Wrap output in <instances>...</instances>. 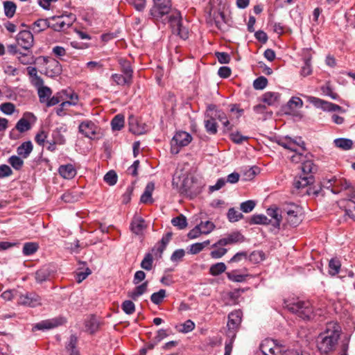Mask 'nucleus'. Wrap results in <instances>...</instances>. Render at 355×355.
<instances>
[{"label": "nucleus", "instance_id": "nucleus-27", "mask_svg": "<svg viewBox=\"0 0 355 355\" xmlns=\"http://www.w3.org/2000/svg\"><path fill=\"white\" fill-rule=\"evenodd\" d=\"M266 213L268 216L274 219V221L271 223L272 226L279 227L282 219L279 209L276 207H271L267 209Z\"/></svg>", "mask_w": 355, "mask_h": 355}, {"label": "nucleus", "instance_id": "nucleus-5", "mask_svg": "<svg viewBox=\"0 0 355 355\" xmlns=\"http://www.w3.org/2000/svg\"><path fill=\"white\" fill-rule=\"evenodd\" d=\"M167 18L173 33L180 36L181 39L187 40L189 37V31L182 25L180 12L175 10Z\"/></svg>", "mask_w": 355, "mask_h": 355}, {"label": "nucleus", "instance_id": "nucleus-38", "mask_svg": "<svg viewBox=\"0 0 355 355\" xmlns=\"http://www.w3.org/2000/svg\"><path fill=\"white\" fill-rule=\"evenodd\" d=\"M47 28H50V21L47 19H39L33 24V30L35 33H40Z\"/></svg>", "mask_w": 355, "mask_h": 355}, {"label": "nucleus", "instance_id": "nucleus-33", "mask_svg": "<svg viewBox=\"0 0 355 355\" xmlns=\"http://www.w3.org/2000/svg\"><path fill=\"white\" fill-rule=\"evenodd\" d=\"M111 78L117 85L130 86L132 83V79L124 74L114 73L112 75Z\"/></svg>", "mask_w": 355, "mask_h": 355}, {"label": "nucleus", "instance_id": "nucleus-4", "mask_svg": "<svg viewBox=\"0 0 355 355\" xmlns=\"http://www.w3.org/2000/svg\"><path fill=\"white\" fill-rule=\"evenodd\" d=\"M153 6L149 11V14L154 20H159L167 15H171L174 10H171V0H153Z\"/></svg>", "mask_w": 355, "mask_h": 355}, {"label": "nucleus", "instance_id": "nucleus-15", "mask_svg": "<svg viewBox=\"0 0 355 355\" xmlns=\"http://www.w3.org/2000/svg\"><path fill=\"white\" fill-rule=\"evenodd\" d=\"M19 303L31 307H35L42 304V300L35 293H27L19 296Z\"/></svg>", "mask_w": 355, "mask_h": 355}, {"label": "nucleus", "instance_id": "nucleus-48", "mask_svg": "<svg viewBox=\"0 0 355 355\" xmlns=\"http://www.w3.org/2000/svg\"><path fill=\"white\" fill-rule=\"evenodd\" d=\"M15 128L19 132H24L29 130L31 125L26 119L22 117L17 121Z\"/></svg>", "mask_w": 355, "mask_h": 355}, {"label": "nucleus", "instance_id": "nucleus-62", "mask_svg": "<svg viewBox=\"0 0 355 355\" xmlns=\"http://www.w3.org/2000/svg\"><path fill=\"white\" fill-rule=\"evenodd\" d=\"M201 231L203 234H208L211 232L215 228V225L211 221L201 222L199 224Z\"/></svg>", "mask_w": 355, "mask_h": 355}, {"label": "nucleus", "instance_id": "nucleus-30", "mask_svg": "<svg viewBox=\"0 0 355 355\" xmlns=\"http://www.w3.org/2000/svg\"><path fill=\"white\" fill-rule=\"evenodd\" d=\"M148 282H144L141 284L136 286L132 291L128 293V296L133 300H137L139 296L147 291Z\"/></svg>", "mask_w": 355, "mask_h": 355}, {"label": "nucleus", "instance_id": "nucleus-61", "mask_svg": "<svg viewBox=\"0 0 355 355\" xmlns=\"http://www.w3.org/2000/svg\"><path fill=\"white\" fill-rule=\"evenodd\" d=\"M268 84V80L264 76H260L256 78L253 82V87L255 89H263Z\"/></svg>", "mask_w": 355, "mask_h": 355}, {"label": "nucleus", "instance_id": "nucleus-58", "mask_svg": "<svg viewBox=\"0 0 355 355\" xmlns=\"http://www.w3.org/2000/svg\"><path fill=\"white\" fill-rule=\"evenodd\" d=\"M104 181L110 186L114 185L117 182V175L114 171H108L103 178Z\"/></svg>", "mask_w": 355, "mask_h": 355}, {"label": "nucleus", "instance_id": "nucleus-10", "mask_svg": "<svg viewBox=\"0 0 355 355\" xmlns=\"http://www.w3.org/2000/svg\"><path fill=\"white\" fill-rule=\"evenodd\" d=\"M74 19V16L72 14L67 16V20L64 19L62 15L53 16L50 18V20L53 21V23L50 21V28L55 31H62L70 27Z\"/></svg>", "mask_w": 355, "mask_h": 355}, {"label": "nucleus", "instance_id": "nucleus-3", "mask_svg": "<svg viewBox=\"0 0 355 355\" xmlns=\"http://www.w3.org/2000/svg\"><path fill=\"white\" fill-rule=\"evenodd\" d=\"M290 313L295 314L303 320H310L313 317V309L309 301L293 299L290 300Z\"/></svg>", "mask_w": 355, "mask_h": 355}, {"label": "nucleus", "instance_id": "nucleus-14", "mask_svg": "<svg viewBox=\"0 0 355 355\" xmlns=\"http://www.w3.org/2000/svg\"><path fill=\"white\" fill-rule=\"evenodd\" d=\"M303 106L302 100L297 96L290 98V116L294 120L299 121L303 117L302 112L300 110Z\"/></svg>", "mask_w": 355, "mask_h": 355}, {"label": "nucleus", "instance_id": "nucleus-13", "mask_svg": "<svg viewBox=\"0 0 355 355\" xmlns=\"http://www.w3.org/2000/svg\"><path fill=\"white\" fill-rule=\"evenodd\" d=\"M66 322V319L63 317H58L50 320H43L36 324L33 330L50 329L60 326Z\"/></svg>", "mask_w": 355, "mask_h": 355}, {"label": "nucleus", "instance_id": "nucleus-49", "mask_svg": "<svg viewBox=\"0 0 355 355\" xmlns=\"http://www.w3.org/2000/svg\"><path fill=\"white\" fill-rule=\"evenodd\" d=\"M8 163L15 169V170H20L23 165H24V161L22 159V157L20 156L17 155H12L8 159Z\"/></svg>", "mask_w": 355, "mask_h": 355}, {"label": "nucleus", "instance_id": "nucleus-56", "mask_svg": "<svg viewBox=\"0 0 355 355\" xmlns=\"http://www.w3.org/2000/svg\"><path fill=\"white\" fill-rule=\"evenodd\" d=\"M155 184L150 182L147 184L144 193L141 194L140 200H152V193L154 191Z\"/></svg>", "mask_w": 355, "mask_h": 355}, {"label": "nucleus", "instance_id": "nucleus-12", "mask_svg": "<svg viewBox=\"0 0 355 355\" xmlns=\"http://www.w3.org/2000/svg\"><path fill=\"white\" fill-rule=\"evenodd\" d=\"M17 44L24 50L28 51L33 46L34 38L33 35L29 31H20L16 37Z\"/></svg>", "mask_w": 355, "mask_h": 355}, {"label": "nucleus", "instance_id": "nucleus-22", "mask_svg": "<svg viewBox=\"0 0 355 355\" xmlns=\"http://www.w3.org/2000/svg\"><path fill=\"white\" fill-rule=\"evenodd\" d=\"M58 173L62 178L67 180L73 179L77 174L75 166L71 164L60 166Z\"/></svg>", "mask_w": 355, "mask_h": 355}, {"label": "nucleus", "instance_id": "nucleus-37", "mask_svg": "<svg viewBox=\"0 0 355 355\" xmlns=\"http://www.w3.org/2000/svg\"><path fill=\"white\" fill-rule=\"evenodd\" d=\"M119 63L120 64L121 71L123 74L129 76L130 78L132 79L133 69L130 62L125 59H120L119 60Z\"/></svg>", "mask_w": 355, "mask_h": 355}, {"label": "nucleus", "instance_id": "nucleus-11", "mask_svg": "<svg viewBox=\"0 0 355 355\" xmlns=\"http://www.w3.org/2000/svg\"><path fill=\"white\" fill-rule=\"evenodd\" d=\"M245 241L244 236L239 232H234L227 234L225 237L219 239L212 247L224 246L243 243Z\"/></svg>", "mask_w": 355, "mask_h": 355}, {"label": "nucleus", "instance_id": "nucleus-50", "mask_svg": "<svg viewBox=\"0 0 355 355\" xmlns=\"http://www.w3.org/2000/svg\"><path fill=\"white\" fill-rule=\"evenodd\" d=\"M98 322L94 316H92L89 320H87L85 322V327L87 328V330L89 331L91 334H93L95 331H96L98 329Z\"/></svg>", "mask_w": 355, "mask_h": 355}, {"label": "nucleus", "instance_id": "nucleus-16", "mask_svg": "<svg viewBox=\"0 0 355 355\" xmlns=\"http://www.w3.org/2000/svg\"><path fill=\"white\" fill-rule=\"evenodd\" d=\"M302 220V208L295 203H290V226L297 227Z\"/></svg>", "mask_w": 355, "mask_h": 355}, {"label": "nucleus", "instance_id": "nucleus-6", "mask_svg": "<svg viewBox=\"0 0 355 355\" xmlns=\"http://www.w3.org/2000/svg\"><path fill=\"white\" fill-rule=\"evenodd\" d=\"M205 186L200 178L193 175H187L184 177L180 184V187L183 191L190 196H195L200 193Z\"/></svg>", "mask_w": 355, "mask_h": 355}, {"label": "nucleus", "instance_id": "nucleus-20", "mask_svg": "<svg viewBox=\"0 0 355 355\" xmlns=\"http://www.w3.org/2000/svg\"><path fill=\"white\" fill-rule=\"evenodd\" d=\"M129 130L135 135H142L146 132V125L144 123H141L139 121L131 116L128 119Z\"/></svg>", "mask_w": 355, "mask_h": 355}, {"label": "nucleus", "instance_id": "nucleus-17", "mask_svg": "<svg viewBox=\"0 0 355 355\" xmlns=\"http://www.w3.org/2000/svg\"><path fill=\"white\" fill-rule=\"evenodd\" d=\"M239 177L240 175L238 173L234 172L227 175V180L225 178H219L214 185L209 187V192L213 193L220 189L225 186L226 182H230L231 184L236 183L239 180Z\"/></svg>", "mask_w": 355, "mask_h": 355}, {"label": "nucleus", "instance_id": "nucleus-23", "mask_svg": "<svg viewBox=\"0 0 355 355\" xmlns=\"http://www.w3.org/2000/svg\"><path fill=\"white\" fill-rule=\"evenodd\" d=\"M206 131L210 135H216L218 132V125L213 114H205L204 121Z\"/></svg>", "mask_w": 355, "mask_h": 355}, {"label": "nucleus", "instance_id": "nucleus-45", "mask_svg": "<svg viewBox=\"0 0 355 355\" xmlns=\"http://www.w3.org/2000/svg\"><path fill=\"white\" fill-rule=\"evenodd\" d=\"M209 240L205 241L202 243H193L190 246L189 252L191 254H196L202 251L205 247L209 245Z\"/></svg>", "mask_w": 355, "mask_h": 355}, {"label": "nucleus", "instance_id": "nucleus-18", "mask_svg": "<svg viewBox=\"0 0 355 355\" xmlns=\"http://www.w3.org/2000/svg\"><path fill=\"white\" fill-rule=\"evenodd\" d=\"M214 18L216 27L222 31H227L231 26V19L226 16L224 12L218 11L214 13Z\"/></svg>", "mask_w": 355, "mask_h": 355}, {"label": "nucleus", "instance_id": "nucleus-31", "mask_svg": "<svg viewBox=\"0 0 355 355\" xmlns=\"http://www.w3.org/2000/svg\"><path fill=\"white\" fill-rule=\"evenodd\" d=\"M51 274V270L49 266H44L36 271L35 279L37 282L42 283L43 282L47 281L49 279Z\"/></svg>", "mask_w": 355, "mask_h": 355}, {"label": "nucleus", "instance_id": "nucleus-34", "mask_svg": "<svg viewBox=\"0 0 355 355\" xmlns=\"http://www.w3.org/2000/svg\"><path fill=\"white\" fill-rule=\"evenodd\" d=\"M62 100L65 102H75V105H77L78 101V96L71 89H63L60 91Z\"/></svg>", "mask_w": 355, "mask_h": 355}, {"label": "nucleus", "instance_id": "nucleus-46", "mask_svg": "<svg viewBox=\"0 0 355 355\" xmlns=\"http://www.w3.org/2000/svg\"><path fill=\"white\" fill-rule=\"evenodd\" d=\"M113 130H120L124 125V116L121 114L116 115L111 121Z\"/></svg>", "mask_w": 355, "mask_h": 355}, {"label": "nucleus", "instance_id": "nucleus-35", "mask_svg": "<svg viewBox=\"0 0 355 355\" xmlns=\"http://www.w3.org/2000/svg\"><path fill=\"white\" fill-rule=\"evenodd\" d=\"M78 338L75 335H71L69 337V343L66 346V349L69 355H80L79 351L77 349Z\"/></svg>", "mask_w": 355, "mask_h": 355}, {"label": "nucleus", "instance_id": "nucleus-60", "mask_svg": "<svg viewBox=\"0 0 355 355\" xmlns=\"http://www.w3.org/2000/svg\"><path fill=\"white\" fill-rule=\"evenodd\" d=\"M122 310L128 315H131L135 311V305L131 300H125L121 304Z\"/></svg>", "mask_w": 355, "mask_h": 355}, {"label": "nucleus", "instance_id": "nucleus-42", "mask_svg": "<svg viewBox=\"0 0 355 355\" xmlns=\"http://www.w3.org/2000/svg\"><path fill=\"white\" fill-rule=\"evenodd\" d=\"M37 94L40 103H44L51 96L52 91L49 87L43 86L37 89Z\"/></svg>", "mask_w": 355, "mask_h": 355}, {"label": "nucleus", "instance_id": "nucleus-39", "mask_svg": "<svg viewBox=\"0 0 355 355\" xmlns=\"http://www.w3.org/2000/svg\"><path fill=\"white\" fill-rule=\"evenodd\" d=\"M334 142L336 147L345 150L351 149L353 145L351 139L345 138L336 139Z\"/></svg>", "mask_w": 355, "mask_h": 355}, {"label": "nucleus", "instance_id": "nucleus-19", "mask_svg": "<svg viewBox=\"0 0 355 355\" xmlns=\"http://www.w3.org/2000/svg\"><path fill=\"white\" fill-rule=\"evenodd\" d=\"M97 128V126L92 121H83L78 127L79 132L89 138H92L96 135Z\"/></svg>", "mask_w": 355, "mask_h": 355}, {"label": "nucleus", "instance_id": "nucleus-47", "mask_svg": "<svg viewBox=\"0 0 355 355\" xmlns=\"http://www.w3.org/2000/svg\"><path fill=\"white\" fill-rule=\"evenodd\" d=\"M171 223L173 226L178 227L180 230H183L187 226V218L182 214L173 218L171 220Z\"/></svg>", "mask_w": 355, "mask_h": 355}, {"label": "nucleus", "instance_id": "nucleus-25", "mask_svg": "<svg viewBox=\"0 0 355 355\" xmlns=\"http://www.w3.org/2000/svg\"><path fill=\"white\" fill-rule=\"evenodd\" d=\"M146 228L145 220L141 217H135L131 223L130 229L132 232L137 234H142Z\"/></svg>", "mask_w": 355, "mask_h": 355}, {"label": "nucleus", "instance_id": "nucleus-53", "mask_svg": "<svg viewBox=\"0 0 355 355\" xmlns=\"http://www.w3.org/2000/svg\"><path fill=\"white\" fill-rule=\"evenodd\" d=\"M26 52H19L17 55V58L23 64H30L33 60V56L30 50L26 51Z\"/></svg>", "mask_w": 355, "mask_h": 355}, {"label": "nucleus", "instance_id": "nucleus-36", "mask_svg": "<svg viewBox=\"0 0 355 355\" xmlns=\"http://www.w3.org/2000/svg\"><path fill=\"white\" fill-rule=\"evenodd\" d=\"M172 232H168L165 235L163 236V237L161 239V243L157 249H153V252H156L155 254H159V257H161L162 252H164V249L166 248V246L170 241L172 237Z\"/></svg>", "mask_w": 355, "mask_h": 355}, {"label": "nucleus", "instance_id": "nucleus-2", "mask_svg": "<svg viewBox=\"0 0 355 355\" xmlns=\"http://www.w3.org/2000/svg\"><path fill=\"white\" fill-rule=\"evenodd\" d=\"M340 331L341 327L338 323H327L326 330L320 334L317 340L318 348L322 354H328L335 349Z\"/></svg>", "mask_w": 355, "mask_h": 355}, {"label": "nucleus", "instance_id": "nucleus-64", "mask_svg": "<svg viewBox=\"0 0 355 355\" xmlns=\"http://www.w3.org/2000/svg\"><path fill=\"white\" fill-rule=\"evenodd\" d=\"M250 261L259 263L265 259V254L262 251H254L248 257Z\"/></svg>", "mask_w": 355, "mask_h": 355}, {"label": "nucleus", "instance_id": "nucleus-7", "mask_svg": "<svg viewBox=\"0 0 355 355\" xmlns=\"http://www.w3.org/2000/svg\"><path fill=\"white\" fill-rule=\"evenodd\" d=\"M192 137L190 134L184 131L177 132L171 141V153L176 155L179 153L180 149L190 144Z\"/></svg>", "mask_w": 355, "mask_h": 355}, {"label": "nucleus", "instance_id": "nucleus-59", "mask_svg": "<svg viewBox=\"0 0 355 355\" xmlns=\"http://www.w3.org/2000/svg\"><path fill=\"white\" fill-rule=\"evenodd\" d=\"M230 139L236 144H241L243 141H247L249 137L242 135L239 132H232L230 135Z\"/></svg>", "mask_w": 355, "mask_h": 355}, {"label": "nucleus", "instance_id": "nucleus-40", "mask_svg": "<svg viewBox=\"0 0 355 355\" xmlns=\"http://www.w3.org/2000/svg\"><path fill=\"white\" fill-rule=\"evenodd\" d=\"M39 245L35 242L25 243L23 246V254L26 256H30L33 254L37 251Z\"/></svg>", "mask_w": 355, "mask_h": 355}, {"label": "nucleus", "instance_id": "nucleus-54", "mask_svg": "<svg viewBox=\"0 0 355 355\" xmlns=\"http://www.w3.org/2000/svg\"><path fill=\"white\" fill-rule=\"evenodd\" d=\"M0 111L6 115H11L15 111V105L10 102L3 103L0 105Z\"/></svg>", "mask_w": 355, "mask_h": 355}, {"label": "nucleus", "instance_id": "nucleus-21", "mask_svg": "<svg viewBox=\"0 0 355 355\" xmlns=\"http://www.w3.org/2000/svg\"><path fill=\"white\" fill-rule=\"evenodd\" d=\"M307 98L309 102L312 103L316 107L320 108L323 111L333 112L332 103L326 101L315 96H308Z\"/></svg>", "mask_w": 355, "mask_h": 355}, {"label": "nucleus", "instance_id": "nucleus-44", "mask_svg": "<svg viewBox=\"0 0 355 355\" xmlns=\"http://www.w3.org/2000/svg\"><path fill=\"white\" fill-rule=\"evenodd\" d=\"M213 115L216 121L218 120L223 123L224 128H226L227 130H232V126L230 125V121L227 120L226 114L220 110L215 111Z\"/></svg>", "mask_w": 355, "mask_h": 355}, {"label": "nucleus", "instance_id": "nucleus-63", "mask_svg": "<svg viewBox=\"0 0 355 355\" xmlns=\"http://www.w3.org/2000/svg\"><path fill=\"white\" fill-rule=\"evenodd\" d=\"M329 273L335 275L339 272L340 268V263L338 259H332L329 263Z\"/></svg>", "mask_w": 355, "mask_h": 355}, {"label": "nucleus", "instance_id": "nucleus-32", "mask_svg": "<svg viewBox=\"0 0 355 355\" xmlns=\"http://www.w3.org/2000/svg\"><path fill=\"white\" fill-rule=\"evenodd\" d=\"M272 223L271 220L269 219L264 214H254L252 215L250 220L249 223L250 225H268Z\"/></svg>", "mask_w": 355, "mask_h": 355}, {"label": "nucleus", "instance_id": "nucleus-41", "mask_svg": "<svg viewBox=\"0 0 355 355\" xmlns=\"http://www.w3.org/2000/svg\"><path fill=\"white\" fill-rule=\"evenodd\" d=\"M4 14L8 18H12L16 12V4L10 1H6L3 3Z\"/></svg>", "mask_w": 355, "mask_h": 355}, {"label": "nucleus", "instance_id": "nucleus-26", "mask_svg": "<svg viewBox=\"0 0 355 355\" xmlns=\"http://www.w3.org/2000/svg\"><path fill=\"white\" fill-rule=\"evenodd\" d=\"M67 132V128L64 125H62L59 128H55L52 132V140L57 143L58 145H63L65 144V138L63 133Z\"/></svg>", "mask_w": 355, "mask_h": 355}, {"label": "nucleus", "instance_id": "nucleus-9", "mask_svg": "<svg viewBox=\"0 0 355 355\" xmlns=\"http://www.w3.org/2000/svg\"><path fill=\"white\" fill-rule=\"evenodd\" d=\"M242 315L243 313L240 310H236L228 315L227 333L228 337H236V331L241 322Z\"/></svg>", "mask_w": 355, "mask_h": 355}, {"label": "nucleus", "instance_id": "nucleus-29", "mask_svg": "<svg viewBox=\"0 0 355 355\" xmlns=\"http://www.w3.org/2000/svg\"><path fill=\"white\" fill-rule=\"evenodd\" d=\"M33 146L31 141L23 142L17 148V153L22 158H27L33 151Z\"/></svg>", "mask_w": 355, "mask_h": 355}, {"label": "nucleus", "instance_id": "nucleus-52", "mask_svg": "<svg viewBox=\"0 0 355 355\" xmlns=\"http://www.w3.org/2000/svg\"><path fill=\"white\" fill-rule=\"evenodd\" d=\"M153 257L150 253L145 255L144 259L141 261V267L146 270H150L153 268Z\"/></svg>", "mask_w": 355, "mask_h": 355}, {"label": "nucleus", "instance_id": "nucleus-24", "mask_svg": "<svg viewBox=\"0 0 355 355\" xmlns=\"http://www.w3.org/2000/svg\"><path fill=\"white\" fill-rule=\"evenodd\" d=\"M334 181V184H340L343 189L347 191V195L349 196L351 198H355V187L352 186L350 182H347L346 180H329L328 183H329V187L332 186L333 184L331 182ZM329 187V186L327 187Z\"/></svg>", "mask_w": 355, "mask_h": 355}, {"label": "nucleus", "instance_id": "nucleus-51", "mask_svg": "<svg viewBox=\"0 0 355 355\" xmlns=\"http://www.w3.org/2000/svg\"><path fill=\"white\" fill-rule=\"evenodd\" d=\"M166 297V291L160 289L158 292L154 293L150 296L151 302L155 304H159Z\"/></svg>", "mask_w": 355, "mask_h": 355}, {"label": "nucleus", "instance_id": "nucleus-8", "mask_svg": "<svg viewBox=\"0 0 355 355\" xmlns=\"http://www.w3.org/2000/svg\"><path fill=\"white\" fill-rule=\"evenodd\" d=\"M282 346L279 345L272 339H265L260 345V349L264 355H286V351L283 352Z\"/></svg>", "mask_w": 355, "mask_h": 355}, {"label": "nucleus", "instance_id": "nucleus-57", "mask_svg": "<svg viewBox=\"0 0 355 355\" xmlns=\"http://www.w3.org/2000/svg\"><path fill=\"white\" fill-rule=\"evenodd\" d=\"M243 215L234 208H230L228 211L227 218L230 222H236L243 218Z\"/></svg>", "mask_w": 355, "mask_h": 355}, {"label": "nucleus", "instance_id": "nucleus-43", "mask_svg": "<svg viewBox=\"0 0 355 355\" xmlns=\"http://www.w3.org/2000/svg\"><path fill=\"white\" fill-rule=\"evenodd\" d=\"M280 94L277 92H266L263 96V101L268 105H273L276 101H279Z\"/></svg>", "mask_w": 355, "mask_h": 355}, {"label": "nucleus", "instance_id": "nucleus-1", "mask_svg": "<svg viewBox=\"0 0 355 355\" xmlns=\"http://www.w3.org/2000/svg\"><path fill=\"white\" fill-rule=\"evenodd\" d=\"M297 168L301 170L302 174L295 178L292 193L299 197H324V191L320 187L312 186L314 182L313 174L317 170L313 162L306 159Z\"/></svg>", "mask_w": 355, "mask_h": 355}, {"label": "nucleus", "instance_id": "nucleus-28", "mask_svg": "<svg viewBox=\"0 0 355 355\" xmlns=\"http://www.w3.org/2000/svg\"><path fill=\"white\" fill-rule=\"evenodd\" d=\"M306 158V156L304 155L303 152H297V148L292 147V142L290 140V161L295 164H302Z\"/></svg>", "mask_w": 355, "mask_h": 355}, {"label": "nucleus", "instance_id": "nucleus-55", "mask_svg": "<svg viewBox=\"0 0 355 355\" xmlns=\"http://www.w3.org/2000/svg\"><path fill=\"white\" fill-rule=\"evenodd\" d=\"M226 270V266L224 263L220 262L217 263L216 264H214L210 268V273L216 276L218 275Z\"/></svg>", "mask_w": 355, "mask_h": 355}]
</instances>
